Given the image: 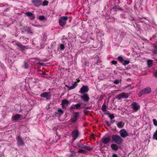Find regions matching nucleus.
Wrapping results in <instances>:
<instances>
[{"instance_id":"obj_34","label":"nucleus","mask_w":157,"mask_h":157,"mask_svg":"<svg viewBox=\"0 0 157 157\" xmlns=\"http://www.w3.org/2000/svg\"><path fill=\"white\" fill-rule=\"evenodd\" d=\"M77 119L74 118V117L71 118V122L72 123H74L76 121Z\"/></svg>"},{"instance_id":"obj_28","label":"nucleus","mask_w":157,"mask_h":157,"mask_svg":"<svg viewBox=\"0 0 157 157\" xmlns=\"http://www.w3.org/2000/svg\"><path fill=\"white\" fill-rule=\"evenodd\" d=\"M130 61L128 60H124V59L123 63H122L123 65H125L129 63Z\"/></svg>"},{"instance_id":"obj_11","label":"nucleus","mask_w":157,"mask_h":157,"mask_svg":"<svg viewBox=\"0 0 157 157\" xmlns=\"http://www.w3.org/2000/svg\"><path fill=\"white\" fill-rule=\"evenodd\" d=\"M41 97L46 98L47 100H49L51 98V95L50 94V92H44L40 95Z\"/></svg>"},{"instance_id":"obj_53","label":"nucleus","mask_w":157,"mask_h":157,"mask_svg":"<svg viewBox=\"0 0 157 157\" xmlns=\"http://www.w3.org/2000/svg\"><path fill=\"white\" fill-rule=\"evenodd\" d=\"M25 157H29L27 156H25Z\"/></svg>"},{"instance_id":"obj_41","label":"nucleus","mask_w":157,"mask_h":157,"mask_svg":"<svg viewBox=\"0 0 157 157\" xmlns=\"http://www.w3.org/2000/svg\"><path fill=\"white\" fill-rule=\"evenodd\" d=\"M120 82V80L118 79H117L115 80L114 82V83L116 84H118Z\"/></svg>"},{"instance_id":"obj_44","label":"nucleus","mask_w":157,"mask_h":157,"mask_svg":"<svg viewBox=\"0 0 157 157\" xmlns=\"http://www.w3.org/2000/svg\"><path fill=\"white\" fill-rule=\"evenodd\" d=\"M111 63L112 64H114V65H116L117 64V62L115 60H112L111 61Z\"/></svg>"},{"instance_id":"obj_51","label":"nucleus","mask_w":157,"mask_h":157,"mask_svg":"<svg viewBox=\"0 0 157 157\" xmlns=\"http://www.w3.org/2000/svg\"><path fill=\"white\" fill-rule=\"evenodd\" d=\"M114 121H115V120H113V121H113V122H112V123H113V122H114Z\"/></svg>"},{"instance_id":"obj_10","label":"nucleus","mask_w":157,"mask_h":157,"mask_svg":"<svg viewBox=\"0 0 157 157\" xmlns=\"http://www.w3.org/2000/svg\"><path fill=\"white\" fill-rule=\"evenodd\" d=\"M80 97L84 102H88L90 99L89 95L87 94H84L83 95H80Z\"/></svg>"},{"instance_id":"obj_40","label":"nucleus","mask_w":157,"mask_h":157,"mask_svg":"<svg viewBox=\"0 0 157 157\" xmlns=\"http://www.w3.org/2000/svg\"><path fill=\"white\" fill-rule=\"evenodd\" d=\"M23 67L25 69H27L28 67V64L27 63H25L23 66Z\"/></svg>"},{"instance_id":"obj_7","label":"nucleus","mask_w":157,"mask_h":157,"mask_svg":"<svg viewBox=\"0 0 157 157\" xmlns=\"http://www.w3.org/2000/svg\"><path fill=\"white\" fill-rule=\"evenodd\" d=\"M120 136L121 137L125 138L128 136V134L126 131L124 129L121 130L119 131Z\"/></svg>"},{"instance_id":"obj_25","label":"nucleus","mask_w":157,"mask_h":157,"mask_svg":"<svg viewBox=\"0 0 157 157\" xmlns=\"http://www.w3.org/2000/svg\"><path fill=\"white\" fill-rule=\"evenodd\" d=\"M70 157H77L75 152H72L70 155Z\"/></svg>"},{"instance_id":"obj_12","label":"nucleus","mask_w":157,"mask_h":157,"mask_svg":"<svg viewBox=\"0 0 157 157\" xmlns=\"http://www.w3.org/2000/svg\"><path fill=\"white\" fill-rule=\"evenodd\" d=\"M89 89L87 86H83L81 88L80 90L79 91V93L82 94H85L89 91Z\"/></svg>"},{"instance_id":"obj_32","label":"nucleus","mask_w":157,"mask_h":157,"mask_svg":"<svg viewBox=\"0 0 157 157\" xmlns=\"http://www.w3.org/2000/svg\"><path fill=\"white\" fill-rule=\"evenodd\" d=\"M48 3V2L47 0H44L43 2V4H42L43 6H47Z\"/></svg>"},{"instance_id":"obj_54","label":"nucleus","mask_w":157,"mask_h":157,"mask_svg":"<svg viewBox=\"0 0 157 157\" xmlns=\"http://www.w3.org/2000/svg\"><path fill=\"white\" fill-rule=\"evenodd\" d=\"M1 155H0V157H1Z\"/></svg>"},{"instance_id":"obj_38","label":"nucleus","mask_w":157,"mask_h":157,"mask_svg":"<svg viewBox=\"0 0 157 157\" xmlns=\"http://www.w3.org/2000/svg\"><path fill=\"white\" fill-rule=\"evenodd\" d=\"M153 124L155 126H157V121L155 119L153 120Z\"/></svg>"},{"instance_id":"obj_6","label":"nucleus","mask_w":157,"mask_h":157,"mask_svg":"<svg viewBox=\"0 0 157 157\" xmlns=\"http://www.w3.org/2000/svg\"><path fill=\"white\" fill-rule=\"evenodd\" d=\"M129 95L128 93L123 92L119 94L116 97V98L118 100H120L121 98H128Z\"/></svg>"},{"instance_id":"obj_23","label":"nucleus","mask_w":157,"mask_h":157,"mask_svg":"<svg viewBox=\"0 0 157 157\" xmlns=\"http://www.w3.org/2000/svg\"><path fill=\"white\" fill-rule=\"evenodd\" d=\"M69 103V101L66 99L63 100L62 101L61 104H66L67 105Z\"/></svg>"},{"instance_id":"obj_46","label":"nucleus","mask_w":157,"mask_h":157,"mask_svg":"<svg viewBox=\"0 0 157 157\" xmlns=\"http://www.w3.org/2000/svg\"><path fill=\"white\" fill-rule=\"evenodd\" d=\"M85 113H86L88 112V111L87 110V109H86V108L83 111Z\"/></svg>"},{"instance_id":"obj_22","label":"nucleus","mask_w":157,"mask_h":157,"mask_svg":"<svg viewBox=\"0 0 157 157\" xmlns=\"http://www.w3.org/2000/svg\"><path fill=\"white\" fill-rule=\"evenodd\" d=\"M25 31L28 34L31 33L32 34L33 33L31 29L29 27L27 28V29H25Z\"/></svg>"},{"instance_id":"obj_5","label":"nucleus","mask_w":157,"mask_h":157,"mask_svg":"<svg viewBox=\"0 0 157 157\" xmlns=\"http://www.w3.org/2000/svg\"><path fill=\"white\" fill-rule=\"evenodd\" d=\"M131 107L134 112H137L140 109V107L139 104L136 102H134L132 103Z\"/></svg>"},{"instance_id":"obj_50","label":"nucleus","mask_w":157,"mask_h":157,"mask_svg":"<svg viewBox=\"0 0 157 157\" xmlns=\"http://www.w3.org/2000/svg\"><path fill=\"white\" fill-rule=\"evenodd\" d=\"M61 105H62V107L63 109L64 107H65V106H64V104H61Z\"/></svg>"},{"instance_id":"obj_3","label":"nucleus","mask_w":157,"mask_h":157,"mask_svg":"<svg viewBox=\"0 0 157 157\" xmlns=\"http://www.w3.org/2000/svg\"><path fill=\"white\" fill-rule=\"evenodd\" d=\"M151 89L149 87H147L141 90L138 94V96L140 97L142 95L149 94L151 92Z\"/></svg>"},{"instance_id":"obj_49","label":"nucleus","mask_w":157,"mask_h":157,"mask_svg":"<svg viewBox=\"0 0 157 157\" xmlns=\"http://www.w3.org/2000/svg\"><path fill=\"white\" fill-rule=\"evenodd\" d=\"M25 40L26 42H27V41L29 40V38H25Z\"/></svg>"},{"instance_id":"obj_39","label":"nucleus","mask_w":157,"mask_h":157,"mask_svg":"<svg viewBox=\"0 0 157 157\" xmlns=\"http://www.w3.org/2000/svg\"><path fill=\"white\" fill-rule=\"evenodd\" d=\"M75 109V105H72L70 108H69V109L70 110H73V109Z\"/></svg>"},{"instance_id":"obj_26","label":"nucleus","mask_w":157,"mask_h":157,"mask_svg":"<svg viewBox=\"0 0 157 157\" xmlns=\"http://www.w3.org/2000/svg\"><path fill=\"white\" fill-rule=\"evenodd\" d=\"M75 109H80V107L81 106V105L80 103H77L75 105Z\"/></svg>"},{"instance_id":"obj_1","label":"nucleus","mask_w":157,"mask_h":157,"mask_svg":"<svg viewBox=\"0 0 157 157\" xmlns=\"http://www.w3.org/2000/svg\"><path fill=\"white\" fill-rule=\"evenodd\" d=\"M87 143H86L83 140H81L77 143V145L79 148H84L88 151H90L93 148L92 145L87 146Z\"/></svg>"},{"instance_id":"obj_2","label":"nucleus","mask_w":157,"mask_h":157,"mask_svg":"<svg viewBox=\"0 0 157 157\" xmlns=\"http://www.w3.org/2000/svg\"><path fill=\"white\" fill-rule=\"evenodd\" d=\"M111 138L112 142L117 144H121L123 141L121 137L117 134L112 135Z\"/></svg>"},{"instance_id":"obj_36","label":"nucleus","mask_w":157,"mask_h":157,"mask_svg":"<svg viewBox=\"0 0 157 157\" xmlns=\"http://www.w3.org/2000/svg\"><path fill=\"white\" fill-rule=\"evenodd\" d=\"M109 116L111 120H112L114 118V116L113 114H109Z\"/></svg>"},{"instance_id":"obj_16","label":"nucleus","mask_w":157,"mask_h":157,"mask_svg":"<svg viewBox=\"0 0 157 157\" xmlns=\"http://www.w3.org/2000/svg\"><path fill=\"white\" fill-rule=\"evenodd\" d=\"M32 2L36 6H38L40 5H42L41 0H33L32 1Z\"/></svg>"},{"instance_id":"obj_31","label":"nucleus","mask_w":157,"mask_h":157,"mask_svg":"<svg viewBox=\"0 0 157 157\" xmlns=\"http://www.w3.org/2000/svg\"><path fill=\"white\" fill-rule=\"evenodd\" d=\"M57 111L58 112L57 113L58 114L59 113V115L63 114V112H64L63 111V110H62L60 108L58 109V110H57Z\"/></svg>"},{"instance_id":"obj_47","label":"nucleus","mask_w":157,"mask_h":157,"mask_svg":"<svg viewBox=\"0 0 157 157\" xmlns=\"http://www.w3.org/2000/svg\"><path fill=\"white\" fill-rule=\"evenodd\" d=\"M154 75L155 77H156V78H157V70L156 71L155 73L154 74Z\"/></svg>"},{"instance_id":"obj_8","label":"nucleus","mask_w":157,"mask_h":157,"mask_svg":"<svg viewBox=\"0 0 157 157\" xmlns=\"http://www.w3.org/2000/svg\"><path fill=\"white\" fill-rule=\"evenodd\" d=\"M79 135L78 131L77 130L73 131L71 133V136L73 140H75L78 137Z\"/></svg>"},{"instance_id":"obj_24","label":"nucleus","mask_w":157,"mask_h":157,"mask_svg":"<svg viewBox=\"0 0 157 157\" xmlns=\"http://www.w3.org/2000/svg\"><path fill=\"white\" fill-rule=\"evenodd\" d=\"M79 113L78 112H76L74 113L73 117L78 120V117L79 116Z\"/></svg>"},{"instance_id":"obj_13","label":"nucleus","mask_w":157,"mask_h":157,"mask_svg":"<svg viewBox=\"0 0 157 157\" xmlns=\"http://www.w3.org/2000/svg\"><path fill=\"white\" fill-rule=\"evenodd\" d=\"M103 143L106 144L109 143L111 141V138L110 137H103L101 140Z\"/></svg>"},{"instance_id":"obj_27","label":"nucleus","mask_w":157,"mask_h":157,"mask_svg":"<svg viewBox=\"0 0 157 157\" xmlns=\"http://www.w3.org/2000/svg\"><path fill=\"white\" fill-rule=\"evenodd\" d=\"M65 48V45L63 44H61L60 45L59 48L60 50H63Z\"/></svg>"},{"instance_id":"obj_20","label":"nucleus","mask_w":157,"mask_h":157,"mask_svg":"<svg viewBox=\"0 0 157 157\" xmlns=\"http://www.w3.org/2000/svg\"><path fill=\"white\" fill-rule=\"evenodd\" d=\"M124 125V123L122 121H120L117 124V126L120 128H122L123 127Z\"/></svg>"},{"instance_id":"obj_14","label":"nucleus","mask_w":157,"mask_h":157,"mask_svg":"<svg viewBox=\"0 0 157 157\" xmlns=\"http://www.w3.org/2000/svg\"><path fill=\"white\" fill-rule=\"evenodd\" d=\"M16 45L22 51L28 49L29 48V46L23 45L20 43L17 44Z\"/></svg>"},{"instance_id":"obj_29","label":"nucleus","mask_w":157,"mask_h":157,"mask_svg":"<svg viewBox=\"0 0 157 157\" xmlns=\"http://www.w3.org/2000/svg\"><path fill=\"white\" fill-rule=\"evenodd\" d=\"M87 152V151L84 150L80 149L78 151V153H86Z\"/></svg>"},{"instance_id":"obj_9","label":"nucleus","mask_w":157,"mask_h":157,"mask_svg":"<svg viewBox=\"0 0 157 157\" xmlns=\"http://www.w3.org/2000/svg\"><path fill=\"white\" fill-rule=\"evenodd\" d=\"M17 140V144L19 146L24 145L25 143L23 140L20 136H18L16 138Z\"/></svg>"},{"instance_id":"obj_48","label":"nucleus","mask_w":157,"mask_h":157,"mask_svg":"<svg viewBox=\"0 0 157 157\" xmlns=\"http://www.w3.org/2000/svg\"><path fill=\"white\" fill-rule=\"evenodd\" d=\"M91 108V106H89L88 107H86L85 108L87 109H90Z\"/></svg>"},{"instance_id":"obj_19","label":"nucleus","mask_w":157,"mask_h":157,"mask_svg":"<svg viewBox=\"0 0 157 157\" xmlns=\"http://www.w3.org/2000/svg\"><path fill=\"white\" fill-rule=\"evenodd\" d=\"M153 63V60L151 59H148L147 61L148 67H152Z\"/></svg>"},{"instance_id":"obj_42","label":"nucleus","mask_w":157,"mask_h":157,"mask_svg":"<svg viewBox=\"0 0 157 157\" xmlns=\"http://www.w3.org/2000/svg\"><path fill=\"white\" fill-rule=\"evenodd\" d=\"M77 83L76 82H74V83L72 84V86H74V87L75 88L77 86Z\"/></svg>"},{"instance_id":"obj_18","label":"nucleus","mask_w":157,"mask_h":157,"mask_svg":"<svg viewBox=\"0 0 157 157\" xmlns=\"http://www.w3.org/2000/svg\"><path fill=\"white\" fill-rule=\"evenodd\" d=\"M153 49H152L151 51L154 54L157 53V46L154 44L153 46Z\"/></svg>"},{"instance_id":"obj_37","label":"nucleus","mask_w":157,"mask_h":157,"mask_svg":"<svg viewBox=\"0 0 157 157\" xmlns=\"http://www.w3.org/2000/svg\"><path fill=\"white\" fill-rule=\"evenodd\" d=\"M66 86L67 87V88L68 89V90H71L73 89H74L75 88L73 86Z\"/></svg>"},{"instance_id":"obj_52","label":"nucleus","mask_w":157,"mask_h":157,"mask_svg":"<svg viewBox=\"0 0 157 157\" xmlns=\"http://www.w3.org/2000/svg\"><path fill=\"white\" fill-rule=\"evenodd\" d=\"M109 114V113H106V114Z\"/></svg>"},{"instance_id":"obj_35","label":"nucleus","mask_w":157,"mask_h":157,"mask_svg":"<svg viewBox=\"0 0 157 157\" xmlns=\"http://www.w3.org/2000/svg\"><path fill=\"white\" fill-rule=\"evenodd\" d=\"M39 18L40 20H44L45 19V17L44 16L41 15L39 17Z\"/></svg>"},{"instance_id":"obj_15","label":"nucleus","mask_w":157,"mask_h":157,"mask_svg":"<svg viewBox=\"0 0 157 157\" xmlns=\"http://www.w3.org/2000/svg\"><path fill=\"white\" fill-rule=\"evenodd\" d=\"M25 15L29 17V19L31 20H33L35 18V15L30 12H27L25 13Z\"/></svg>"},{"instance_id":"obj_17","label":"nucleus","mask_w":157,"mask_h":157,"mask_svg":"<svg viewBox=\"0 0 157 157\" xmlns=\"http://www.w3.org/2000/svg\"><path fill=\"white\" fill-rule=\"evenodd\" d=\"M111 147L112 150L117 151L118 149V147L116 144H113L111 145Z\"/></svg>"},{"instance_id":"obj_21","label":"nucleus","mask_w":157,"mask_h":157,"mask_svg":"<svg viewBox=\"0 0 157 157\" xmlns=\"http://www.w3.org/2000/svg\"><path fill=\"white\" fill-rule=\"evenodd\" d=\"M21 116L19 114H17L15 115L13 117V119L14 120L16 121L18 120L20 117Z\"/></svg>"},{"instance_id":"obj_33","label":"nucleus","mask_w":157,"mask_h":157,"mask_svg":"<svg viewBox=\"0 0 157 157\" xmlns=\"http://www.w3.org/2000/svg\"><path fill=\"white\" fill-rule=\"evenodd\" d=\"M118 59L121 62V63H123L124 59L123 58L119 56L118 57Z\"/></svg>"},{"instance_id":"obj_4","label":"nucleus","mask_w":157,"mask_h":157,"mask_svg":"<svg viewBox=\"0 0 157 157\" xmlns=\"http://www.w3.org/2000/svg\"><path fill=\"white\" fill-rule=\"evenodd\" d=\"M68 20L67 16L61 17L59 19V23L61 27H63L66 24V21Z\"/></svg>"},{"instance_id":"obj_43","label":"nucleus","mask_w":157,"mask_h":157,"mask_svg":"<svg viewBox=\"0 0 157 157\" xmlns=\"http://www.w3.org/2000/svg\"><path fill=\"white\" fill-rule=\"evenodd\" d=\"M105 123L106 124L109 126H110L112 123L111 122H109L108 121H105Z\"/></svg>"},{"instance_id":"obj_45","label":"nucleus","mask_w":157,"mask_h":157,"mask_svg":"<svg viewBox=\"0 0 157 157\" xmlns=\"http://www.w3.org/2000/svg\"><path fill=\"white\" fill-rule=\"evenodd\" d=\"M112 157H118V156L116 154H113Z\"/></svg>"},{"instance_id":"obj_30","label":"nucleus","mask_w":157,"mask_h":157,"mask_svg":"<svg viewBox=\"0 0 157 157\" xmlns=\"http://www.w3.org/2000/svg\"><path fill=\"white\" fill-rule=\"evenodd\" d=\"M102 110L103 112L106 111L107 110L105 105L104 103L102 106Z\"/></svg>"}]
</instances>
